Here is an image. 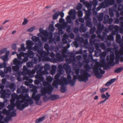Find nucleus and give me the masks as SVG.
I'll return each instance as SVG.
<instances>
[{"instance_id": "5", "label": "nucleus", "mask_w": 123, "mask_h": 123, "mask_svg": "<svg viewBox=\"0 0 123 123\" xmlns=\"http://www.w3.org/2000/svg\"><path fill=\"white\" fill-rule=\"evenodd\" d=\"M101 67H99L96 70H94V73L96 76V77L98 78H101L102 74H104L105 73V71L101 69Z\"/></svg>"}, {"instance_id": "52", "label": "nucleus", "mask_w": 123, "mask_h": 123, "mask_svg": "<svg viewBox=\"0 0 123 123\" xmlns=\"http://www.w3.org/2000/svg\"><path fill=\"white\" fill-rule=\"evenodd\" d=\"M7 49L6 48H4L0 50V55L5 53L7 51Z\"/></svg>"}, {"instance_id": "31", "label": "nucleus", "mask_w": 123, "mask_h": 123, "mask_svg": "<svg viewBox=\"0 0 123 123\" xmlns=\"http://www.w3.org/2000/svg\"><path fill=\"white\" fill-rule=\"evenodd\" d=\"M82 7V4L79 3L76 6V9L78 10H81Z\"/></svg>"}, {"instance_id": "49", "label": "nucleus", "mask_w": 123, "mask_h": 123, "mask_svg": "<svg viewBox=\"0 0 123 123\" xmlns=\"http://www.w3.org/2000/svg\"><path fill=\"white\" fill-rule=\"evenodd\" d=\"M105 43L107 46L108 47H110L111 45V43L110 41L106 40Z\"/></svg>"}, {"instance_id": "9", "label": "nucleus", "mask_w": 123, "mask_h": 123, "mask_svg": "<svg viewBox=\"0 0 123 123\" xmlns=\"http://www.w3.org/2000/svg\"><path fill=\"white\" fill-rule=\"evenodd\" d=\"M41 95L40 94H37L36 95H35L34 98V101H36L35 103L36 104L38 105H41L42 104L41 101L39 100L41 98Z\"/></svg>"}, {"instance_id": "6", "label": "nucleus", "mask_w": 123, "mask_h": 123, "mask_svg": "<svg viewBox=\"0 0 123 123\" xmlns=\"http://www.w3.org/2000/svg\"><path fill=\"white\" fill-rule=\"evenodd\" d=\"M46 80L47 81L43 82V85L45 88L49 89L51 86L50 83L52 82V77L50 76H48L47 77Z\"/></svg>"}, {"instance_id": "10", "label": "nucleus", "mask_w": 123, "mask_h": 123, "mask_svg": "<svg viewBox=\"0 0 123 123\" xmlns=\"http://www.w3.org/2000/svg\"><path fill=\"white\" fill-rule=\"evenodd\" d=\"M26 44L27 45V49L29 50L31 49L32 46L34 44V43L32 41L30 40H27L26 41Z\"/></svg>"}, {"instance_id": "11", "label": "nucleus", "mask_w": 123, "mask_h": 123, "mask_svg": "<svg viewBox=\"0 0 123 123\" xmlns=\"http://www.w3.org/2000/svg\"><path fill=\"white\" fill-rule=\"evenodd\" d=\"M3 93L4 97L7 98L11 95V92L9 89L4 90L3 91Z\"/></svg>"}, {"instance_id": "14", "label": "nucleus", "mask_w": 123, "mask_h": 123, "mask_svg": "<svg viewBox=\"0 0 123 123\" xmlns=\"http://www.w3.org/2000/svg\"><path fill=\"white\" fill-rule=\"evenodd\" d=\"M100 5L102 8H105L109 6V4L105 1H102Z\"/></svg>"}, {"instance_id": "64", "label": "nucleus", "mask_w": 123, "mask_h": 123, "mask_svg": "<svg viewBox=\"0 0 123 123\" xmlns=\"http://www.w3.org/2000/svg\"><path fill=\"white\" fill-rule=\"evenodd\" d=\"M119 18L120 20V25L123 26V16L120 17Z\"/></svg>"}, {"instance_id": "33", "label": "nucleus", "mask_w": 123, "mask_h": 123, "mask_svg": "<svg viewBox=\"0 0 123 123\" xmlns=\"http://www.w3.org/2000/svg\"><path fill=\"white\" fill-rule=\"evenodd\" d=\"M110 65L109 63H106L104 66L103 69L106 70L111 68Z\"/></svg>"}, {"instance_id": "29", "label": "nucleus", "mask_w": 123, "mask_h": 123, "mask_svg": "<svg viewBox=\"0 0 123 123\" xmlns=\"http://www.w3.org/2000/svg\"><path fill=\"white\" fill-rule=\"evenodd\" d=\"M44 67L41 66L40 65H38L35 67V70H39L42 71Z\"/></svg>"}, {"instance_id": "4", "label": "nucleus", "mask_w": 123, "mask_h": 123, "mask_svg": "<svg viewBox=\"0 0 123 123\" xmlns=\"http://www.w3.org/2000/svg\"><path fill=\"white\" fill-rule=\"evenodd\" d=\"M85 13V15L84 17L86 22V25L88 27H91L92 26V20L90 17L92 14Z\"/></svg>"}, {"instance_id": "38", "label": "nucleus", "mask_w": 123, "mask_h": 123, "mask_svg": "<svg viewBox=\"0 0 123 123\" xmlns=\"http://www.w3.org/2000/svg\"><path fill=\"white\" fill-rule=\"evenodd\" d=\"M33 64L32 62H28L27 63L26 65L28 68H31L33 67Z\"/></svg>"}, {"instance_id": "27", "label": "nucleus", "mask_w": 123, "mask_h": 123, "mask_svg": "<svg viewBox=\"0 0 123 123\" xmlns=\"http://www.w3.org/2000/svg\"><path fill=\"white\" fill-rule=\"evenodd\" d=\"M60 15L58 14V11L56 12L53 15V19L54 20L58 18V17Z\"/></svg>"}, {"instance_id": "56", "label": "nucleus", "mask_w": 123, "mask_h": 123, "mask_svg": "<svg viewBox=\"0 0 123 123\" xmlns=\"http://www.w3.org/2000/svg\"><path fill=\"white\" fill-rule=\"evenodd\" d=\"M31 49L32 50L35 51H37L40 49V48H38L37 46H35L33 47H32L31 48Z\"/></svg>"}, {"instance_id": "3", "label": "nucleus", "mask_w": 123, "mask_h": 123, "mask_svg": "<svg viewBox=\"0 0 123 123\" xmlns=\"http://www.w3.org/2000/svg\"><path fill=\"white\" fill-rule=\"evenodd\" d=\"M50 56L52 57L53 62L54 63L62 62L64 60L63 57L59 52H56V55L52 52L50 54Z\"/></svg>"}, {"instance_id": "28", "label": "nucleus", "mask_w": 123, "mask_h": 123, "mask_svg": "<svg viewBox=\"0 0 123 123\" xmlns=\"http://www.w3.org/2000/svg\"><path fill=\"white\" fill-rule=\"evenodd\" d=\"M76 13L75 10L74 9H71L68 12V14L69 16H72L73 14L75 13L76 14Z\"/></svg>"}, {"instance_id": "26", "label": "nucleus", "mask_w": 123, "mask_h": 123, "mask_svg": "<svg viewBox=\"0 0 123 123\" xmlns=\"http://www.w3.org/2000/svg\"><path fill=\"white\" fill-rule=\"evenodd\" d=\"M48 89H47L45 88H43L41 89V94L42 96H45L46 95L47 93L46 91V90H47Z\"/></svg>"}, {"instance_id": "45", "label": "nucleus", "mask_w": 123, "mask_h": 123, "mask_svg": "<svg viewBox=\"0 0 123 123\" xmlns=\"http://www.w3.org/2000/svg\"><path fill=\"white\" fill-rule=\"evenodd\" d=\"M109 89V87L108 88H106L105 87L102 88L101 89H100V90L101 93H104L105 92L107 91Z\"/></svg>"}, {"instance_id": "63", "label": "nucleus", "mask_w": 123, "mask_h": 123, "mask_svg": "<svg viewBox=\"0 0 123 123\" xmlns=\"http://www.w3.org/2000/svg\"><path fill=\"white\" fill-rule=\"evenodd\" d=\"M80 31L82 32H85L86 31V29L85 27H80Z\"/></svg>"}, {"instance_id": "46", "label": "nucleus", "mask_w": 123, "mask_h": 123, "mask_svg": "<svg viewBox=\"0 0 123 123\" xmlns=\"http://www.w3.org/2000/svg\"><path fill=\"white\" fill-rule=\"evenodd\" d=\"M36 80H35L34 81V84L37 85H38L39 84L41 85H42V84L41 82H40L38 79L36 77Z\"/></svg>"}, {"instance_id": "53", "label": "nucleus", "mask_w": 123, "mask_h": 123, "mask_svg": "<svg viewBox=\"0 0 123 123\" xmlns=\"http://www.w3.org/2000/svg\"><path fill=\"white\" fill-rule=\"evenodd\" d=\"M108 63H109L110 65L111 68V66H114L116 64L115 63L114 61L113 60L110 61V62Z\"/></svg>"}, {"instance_id": "20", "label": "nucleus", "mask_w": 123, "mask_h": 123, "mask_svg": "<svg viewBox=\"0 0 123 123\" xmlns=\"http://www.w3.org/2000/svg\"><path fill=\"white\" fill-rule=\"evenodd\" d=\"M12 71L11 68L10 66L8 67H6L4 69V72L6 74H7L8 72L9 73H11Z\"/></svg>"}, {"instance_id": "15", "label": "nucleus", "mask_w": 123, "mask_h": 123, "mask_svg": "<svg viewBox=\"0 0 123 123\" xmlns=\"http://www.w3.org/2000/svg\"><path fill=\"white\" fill-rule=\"evenodd\" d=\"M37 52L41 57H43L45 55L46 52L40 49L37 51Z\"/></svg>"}, {"instance_id": "60", "label": "nucleus", "mask_w": 123, "mask_h": 123, "mask_svg": "<svg viewBox=\"0 0 123 123\" xmlns=\"http://www.w3.org/2000/svg\"><path fill=\"white\" fill-rule=\"evenodd\" d=\"M42 71L37 70H35V72H36L37 76L36 77L39 76H40V74H41Z\"/></svg>"}, {"instance_id": "59", "label": "nucleus", "mask_w": 123, "mask_h": 123, "mask_svg": "<svg viewBox=\"0 0 123 123\" xmlns=\"http://www.w3.org/2000/svg\"><path fill=\"white\" fill-rule=\"evenodd\" d=\"M101 97L102 98H105L106 100L108 99L110 97L107 96L104 94H103L101 95Z\"/></svg>"}, {"instance_id": "55", "label": "nucleus", "mask_w": 123, "mask_h": 123, "mask_svg": "<svg viewBox=\"0 0 123 123\" xmlns=\"http://www.w3.org/2000/svg\"><path fill=\"white\" fill-rule=\"evenodd\" d=\"M20 88L22 92L24 93L25 92L26 89L25 86L22 85L20 86Z\"/></svg>"}, {"instance_id": "1", "label": "nucleus", "mask_w": 123, "mask_h": 123, "mask_svg": "<svg viewBox=\"0 0 123 123\" xmlns=\"http://www.w3.org/2000/svg\"><path fill=\"white\" fill-rule=\"evenodd\" d=\"M75 76L76 77V75H75L73 77V79L72 80L71 79V77L70 76V78L67 81L64 82L60 84L61 85L60 91L64 93L67 90L66 86L65 85L67 86L68 84H69L72 86H73L74 85L76 79V78H75Z\"/></svg>"}, {"instance_id": "48", "label": "nucleus", "mask_w": 123, "mask_h": 123, "mask_svg": "<svg viewBox=\"0 0 123 123\" xmlns=\"http://www.w3.org/2000/svg\"><path fill=\"white\" fill-rule=\"evenodd\" d=\"M93 58V57L92 56L89 55L86 60V61L88 62H90L91 61Z\"/></svg>"}, {"instance_id": "34", "label": "nucleus", "mask_w": 123, "mask_h": 123, "mask_svg": "<svg viewBox=\"0 0 123 123\" xmlns=\"http://www.w3.org/2000/svg\"><path fill=\"white\" fill-rule=\"evenodd\" d=\"M1 58L4 62H6L8 61V57L5 55H3L1 56Z\"/></svg>"}, {"instance_id": "19", "label": "nucleus", "mask_w": 123, "mask_h": 123, "mask_svg": "<svg viewBox=\"0 0 123 123\" xmlns=\"http://www.w3.org/2000/svg\"><path fill=\"white\" fill-rule=\"evenodd\" d=\"M16 85L14 83H12L9 86V87L12 92H13L16 89Z\"/></svg>"}, {"instance_id": "8", "label": "nucleus", "mask_w": 123, "mask_h": 123, "mask_svg": "<svg viewBox=\"0 0 123 123\" xmlns=\"http://www.w3.org/2000/svg\"><path fill=\"white\" fill-rule=\"evenodd\" d=\"M76 77L75 76V78H76L80 82L84 81L86 82L89 79L85 75H82V76H77L76 75Z\"/></svg>"}, {"instance_id": "61", "label": "nucleus", "mask_w": 123, "mask_h": 123, "mask_svg": "<svg viewBox=\"0 0 123 123\" xmlns=\"http://www.w3.org/2000/svg\"><path fill=\"white\" fill-rule=\"evenodd\" d=\"M12 49L16 51V44L15 43L12 44Z\"/></svg>"}, {"instance_id": "7", "label": "nucleus", "mask_w": 123, "mask_h": 123, "mask_svg": "<svg viewBox=\"0 0 123 123\" xmlns=\"http://www.w3.org/2000/svg\"><path fill=\"white\" fill-rule=\"evenodd\" d=\"M13 63L14 64L15 66H12V69L13 70L14 72H18L19 71L20 68L22 66V65H21L19 63L14 62L13 61Z\"/></svg>"}, {"instance_id": "2", "label": "nucleus", "mask_w": 123, "mask_h": 123, "mask_svg": "<svg viewBox=\"0 0 123 123\" xmlns=\"http://www.w3.org/2000/svg\"><path fill=\"white\" fill-rule=\"evenodd\" d=\"M24 103V104H21V103L19 101L16 105L17 108L20 111L22 110L25 107H28L29 104L30 105H32L33 103V101L32 99L31 98L25 100Z\"/></svg>"}, {"instance_id": "58", "label": "nucleus", "mask_w": 123, "mask_h": 123, "mask_svg": "<svg viewBox=\"0 0 123 123\" xmlns=\"http://www.w3.org/2000/svg\"><path fill=\"white\" fill-rule=\"evenodd\" d=\"M93 22L94 26L96 25L98 23V20L95 17H94L93 19Z\"/></svg>"}, {"instance_id": "51", "label": "nucleus", "mask_w": 123, "mask_h": 123, "mask_svg": "<svg viewBox=\"0 0 123 123\" xmlns=\"http://www.w3.org/2000/svg\"><path fill=\"white\" fill-rule=\"evenodd\" d=\"M106 40L110 41H113L114 40V37L111 36H109Z\"/></svg>"}, {"instance_id": "39", "label": "nucleus", "mask_w": 123, "mask_h": 123, "mask_svg": "<svg viewBox=\"0 0 123 123\" xmlns=\"http://www.w3.org/2000/svg\"><path fill=\"white\" fill-rule=\"evenodd\" d=\"M36 77L38 79L40 82L43 81L44 79V77H43V76H39Z\"/></svg>"}, {"instance_id": "43", "label": "nucleus", "mask_w": 123, "mask_h": 123, "mask_svg": "<svg viewBox=\"0 0 123 123\" xmlns=\"http://www.w3.org/2000/svg\"><path fill=\"white\" fill-rule=\"evenodd\" d=\"M118 6L117 8V10L120 11H121L123 10V5L121 4H118Z\"/></svg>"}, {"instance_id": "36", "label": "nucleus", "mask_w": 123, "mask_h": 123, "mask_svg": "<svg viewBox=\"0 0 123 123\" xmlns=\"http://www.w3.org/2000/svg\"><path fill=\"white\" fill-rule=\"evenodd\" d=\"M43 100L44 102H47L49 100H50V96L48 97L47 95L44 96L43 98Z\"/></svg>"}, {"instance_id": "62", "label": "nucleus", "mask_w": 123, "mask_h": 123, "mask_svg": "<svg viewBox=\"0 0 123 123\" xmlns=\"http://www.w3.org/2000/svg\"><path fill=\"white\" fill-rule=\"evenodd\" d=\"M24 21L23 22L22 24V25H26L27 24V23L28 21V20L25 18H24Z\"/></svg>"}, {"instance_id": "41", "label": "nucleus", "mask_w": 123, "mask_h": 123, "mask_svg": "<svg viewBox=\"0 0 123 123\" xmlns=\"http://www.w3.org/2000/svg\"><path fill=\"white\" fill-rule=\"evenodd\" d=\"M83 15V12L81 10H78V16L79 18H81Z\"/></svg>"}, {"instance_id": "42", "label": "nucleus", "mask_w": 123, "mask_h": 123, "mask_svg": "<svg viewBox=\"0 0 123 123\" xmlns=\"http://www.w3.org/2000/svg\"><path fill=\"white\" fill-rule=\"evenodd\" d=\"M50 67V65L49 64H47L44 65V68L45 70H47L49 69Z\"/></svg>"}, {"instance_id": "57", "label": "nucleus", "mask_w": 123, "mask_h": 123, "mask_svg": "<svg viewBox=\"0 0 123 123\" xmlns=\"http://www.w3.org/2000/svg\"><path fill=\"white\" fill-rule=\"evenodd\" d=\"M113 5V8H112L113 11V12L117 10V4H114Z\"/></svg>"}, {"instance_id": "25", "label": "nucleus", "mask_w": 123, "mask_h": 123, "mask_svg": "<svg viewBox=\"0 0 123 123\" xmlns=\"http://www.w3.org/2000/svg\"><path fill=\"white\" fill-rule=\"evenodd\" d=\"M66 20L67 21L69 24H73V21L70 18V16L68 15L66 18Z\"/></svg>"}, {"instance_id": "21", "label": "nucleus", "mask_w": 123, "mask_h": 123, "mask_svg": "<svg viewBox=\"0 0 123 123\" xmlns=\"http://www.w3.org/2000/svg\"><path fill=\"white\" fill-rule=\"evenodd\" d=\"M116 80V78L111 79L109 81L107 82L105 84V85L106 86H108L112 84Z\"/></svg>"}, {"instance_id": "17", "label": "nucleus", "mask_w": 123, "mask_h": 123, "mask_svg": "<svg viewBox=\"0 0 123 123\" xmlns=\"http://www.w3.org/2000/svg\"><path fill=\"white\" fill-rule=\"evenodd\" d=\"M31 71V70L28 69L26 66H24L23 67V72L25 74L29 73Z\"/></svg>"}, {"instance_id": "24", "label": "nucleus", "mask_w": 123, "mask_h": 123, "mask_svg": "<svg viewBox=\"0 0 123 123\" xmlns=\"http://www.w3.org/2000/svg\"><path fill=\"white\" fill-rule=\"evenodd\" d=\"M45 118V116H43L39 118L36 120L35 121V123H40L43 121Z\"/></svg>"}, {"instance_id": "13", "label": "nucleus", "mask_w": 123, "mask_h": 123, "mask_svg": "<svg viewBox=\"0 0 123 123\" xmlns=\"http://www.w3.org/2000/svg\"><path fill=\"white\" fill-rule=\"evenodd\" d=\"M50 100L52 101H54L55 99H58L60 98L59 95L52 94L50 96Z\"/></svg>"}, {"instance_id": "40", "label": "nucleus", "mask_w": 123, "mask_h": 123, "mask_svg": "<svg viewBox=\"0 0 123 123\" xmlns=\"http://www.w3.org/2000/svg\"><path fill=\"white\" fill-rule=\"evenodd\" d=\"M98 1L97 0H93L92 2V4L94 7L95 8L98 4Z\"/></svg>"}, {"instance_id": "22", "label": "nucleus", "mask_w": 123, "mask_h": 123, "mask_svg": "<svg viewBox=\"0 0 123 123\" xmlns=\"http://www.w3.org/2000/svg\"><path fill=\"white\" fill-rule=\"evenodd\" d=\"M87 8L88 10H86L85 9H83V10L85 11V13H86L90 14H92V12H91L92 10L91 6H89L87 7Z\"/></svg>"}, {"instance_id": "47", "label": "nucleus", "mask_w": 123, "mask_h": 123, "mask_svg": "<svg viewBox=\"0 0 123 123\" xmlns=\"http://www.w3.org/2000/svg\"><path fill=\"white\" fill-rule=\"evenodd\" d=\"M91 28V29L90 30V33L91 34H93L96 30V28L95 27H92Z\"/></svg>"}, {"instance_id": "16", "label": "nucleus", "mask_w": 123, "mask_h": 123, "mask_svg": "<svg viewBox=\"0 0 123 123\" xmlns=\"http://www.w3.org/2000/svg\"><path fill=\"white\" fill-rule=\"evenodd\" d=\"M118 27V26L117 25L114 26L113 25H110L108 27L109 30L110 31H112L114 29H116Z\"/></svg>"}, {"instance_id": "12", "label": "nucleus", "mask_w": 123, "mask_h": 123, "mask_svg": "<svg viewBox=\"0 0 123 123\" xmlns=\"http://www.w3.org/2000/svg\"><path fill=\"white\" fill-rule=\"evenodd\" d=\"M17 58H15L13 60V61L19 63V62L22 60L21 55L19 54H17Z\"/></svg>"}, {"instance_id": "32", "label": "nucleus", "mask_w": 123, "mask_h": 123, "mask_svg": "<svg viewBox=\"0 0 123 123\" xmlns=\"http://www.w3.org/2000/svg\"><path fill=\"white\" fill-rule=\"evenodd\" d=\"M31 39L32 41L34 42L35 43L38 42L39 40L38 37L35 36L32 37Z\"/></svg>"}, {"instance_id": "54", "label": "nucleus", "mask_w": 123, "mask_h": 123, "mask_svg": "<svg viewBox=\"0 0 123 123\" xmlns=\"http://www.w3.org/2000/svg\"><path fill=\"white\" fill-rule=\"evenodd\" d=\"M38 59L37 58L35 57L33 59H32L31 62L34 64H36L37 63Z\"/></svg>"}, {"instance_id": "35", "label": "nucleus", "mask_w": 123, "mask_h": 123, "mask_svg": "<svg viewBox=\"0 0 123 123\" xmlns=\"http://www.w3.org/2000/svg\"><path fill=\"white\" fill-rule=\"evenodd\" d=\"M49 31H54L55 30V28L54 27V25L51 24H50L49 26Z\"/></svg>"}, {"instance_id": "44", "label": "nucleus", "mask_w": 123, "mask_h": 123, "mask_svg": "<svg viewBox=\"0 0 123 123\" xmlns=\"http://www.w3.org/2000/svg\"><path fill=\"white\" fill-rule=\"evenodd\" d=\"M28 59L27 58H24L23 60L19 62L20 64L21 65H22L24 62H27Z\"/></svg>"}, {"instance_id": "18", "label": "nucleus", "mask_w": 123, "mask_h": 123, "mask_svg": "<svg viewBox=\"0 0 123 123\" xmlns=\"http://www.w3.org/2000/svg\"><path fill=\"white\" fill-rule=\"evenodd\" d=\"M58 14H60V16L61 17V18H60L59 19V22L61 23L62 22L63 20H64V19L62 18L64 16V13L63 11H62L60 12L59 11H58Z\"/></svg>"}, {"instance_id": "50", "label": "nucleus", "mask_w": 123, "mask_h": 123, "mask_svg": "<svg viewBox=\"0 0 123 123\" xmlns=\"http://www.w3.org/2000/svg\"><path fill=\"white\" fill-rule=\"evenodd\" d=\"M6 66V62H3L2 63H0V68H5Z\"/></svg>"}, {"instance_id": "30", "label": "nucleus", "mask_w": 123, "mask_h": 123, "mask_svg": "<svg viewBox=\"0 0 123 123\" xmlns=\"http://www.w3.org/2000/svg\"><path fill=\"white\" fill-rule=\"evenodd\" d=\"M123 70V67H120L118 68L115 70L114 72L118 73L121 72Z\"/></svg>"}, {"instance_id": "37", "label": "nucleus", "mask_w": 123, "mask_h": 123, "mask_svg": "<svg viewBox=\"0 0 123 123\" xmlns=\"http://www.w3.org/2000/svg\"><path fill=\"white\" fill-rule=\"evenodd\" d=\"M21 49H18V51L20 52L21 50L24 51H25L26 50V48L24 47V44H21Z\"/></svg>"}, {"instance_id": "23", "label": "nucleus", "mask_w": 123, "mask_h": 123, "mask_svg": "<svg viewBox=\"0 0 123 123\" xmlns=\"http://www.w3.org/2000/svg\"><path fill=\"white\" fill-rule=\"evenodd\" d=\"M34 53L30 50L28 52V56L30 58H32L34 57Z\"/></svg>"}]
</instances>
